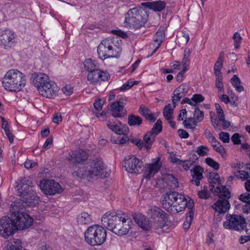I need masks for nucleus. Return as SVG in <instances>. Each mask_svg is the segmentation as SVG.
Here are the masks:
<instances>
[{"label": "nucleus", "instance_id": "nucleus-1", "mask_svg": "<svg viewBox=\"0 0 250 250\" xmlns=\"http://www.w3.org/2000/svg\"><path fill=\"white\" fill-rule=\"evenodd\" d=\"M75 169L73 174L79 178L93 179L105 177L104 165L100 158L90 160L86 166L83 165L77 169L76 167Z\"/></svg>", "mask_w": 250, "mask_h": 250}, {"label": "nucleus", "instance_id": "nucleus-2", "mask_svg": "<svg viewBox=\"0 0 250 250\" xmlns=\"http://www.w3.org/2000/svg\"><path fill=\"white\" fill-rule=\"evenodd\" d=\"M26 83L25 75L17 69H11L3 78V87L11 91H20Z\"/></svg>", "mask_w": 250, "mask_h": 250}, {"label": "nucleus", "instance_id": "nucleus-3", "mask_svg": "<svg viewBox=\"0 0 250 250\" xmlns=\"http://www.w3.org/2000/svg\"><path fill=\"white\" fill-rule=\"evenodd\" d=\"M148 15L141 8L129 9L125 15L124 25L126 27L139 29L144 26L147 21Z\"/></svg>", "mask_w": 250, "mask_h": 250}, {"label": "nucleus", "instance_id": "nucleus-4", "mask_svg": "<svg viewBox=\"0 0 250 250\" xmlns=\"http://www.w3.org/2000/svg\"><path fill=\"white\" fill-rule=\"evenodd\" d=\"M20 202H15L10 207L11 217L15 230L29 228L33 222V218L27 213L20 211Z\"/></svg>", "mask_w": 250, "mask_h": 250}, {"label": "nucleus", "instance_id": "nucleus-5", "mask_svg": "<svg viewBox=\"0 0 250 250\" xmlns=\"http://www.w3.org/2000/svg\"><path fill=\"white\" fill-rule=\"evenodd\" d=\"M115 39L108 38L102 41L97 48L99 57L102 60L119 56L121 48L115 44Z\"/></svg>", "mask_w": 250, "mask_h": 250}, {"label": "nucleus", "instance_id": "nucleus-6", "mask_svg": "<svg viewBox=\"0 0 250 250\" xmlns=\"http://www.w3.org/2000/svg\"><path fill=\"white\" fill-rule=\"evenodd\" d=\"M85 241L92 246L103 244L106 238V231L102 226L97 225L89 227L84 233Z\"/></svg>", "mask_w": 250, "mask_h": 250}, {"label": "nucleus", "instance_id": "nucleus-7", "mask_svg": "<svg viewBox=\"0 0 250 250\" xmlns=\"http://www.w3.org/2000/svg\"><path fill=\"white\" fill-rule=\"evenodd\" d=\"M147 214L151 222V226L155 229H162L167 225L168 215L160 208L157 206L150 207Z\"/></svg>", "mask_w": 250, "mask_h": 250}, {"label": "nucleus", "instance_id": "nucleus-8", "mask_svg": "<svg viewBox=\"0 0 250 250\" xmlns=\"http://www.w3.org/2000/svg\"><path fill=\"white\" fill-rule=\"evenodd\" d=\"M219 193V199L212 206V208L219 213L227 212L230 207L228 200L231 197L230 192L226 186H217L214 190Z\"/></svg>", "mask_w": 250, "mask_h": 250}, {"label": "nucleus", "instance_id": "nucleus-9", "mask_svg": "<svg viewBox=\"0 0 250 250\" xmlns=\"http://www.w3.org/2000/svg\"><path fill=\"white\" fill-rule=\"evenodd\" d=\"M25 179H22L18 186V189L20 194L21 201L27 206L35 205L38 201L39 197L33 189L26 182Z\"/></svg>", "mask_w": 250, "mask_h": 250}, {"label": "nucleus", "instance_id": "nucleus-10", "mask_svg": "<svg viewBox=\"0 0 250 250\" xmlns=\"http://www.w3.org/2000/svg\"><path fill=\"white\" fill-rule=\"evenodd\" d=\"M226 220L223 223V226L227 229L241 230L246 227V220L241 215L228 214L226 215Z\"/></svg>", "mask_w": 250, "mask_h": 250}, {"label": "nucleus", "instance_id": "nucleus-11", "mask_svg": "<svg viewBox=\"0 0 250 250\" xmlns=\"http://www.w3.org/2000/svg\"><path fill=\"white\" fill-rule=\"evenodd\" d=\"M125 170L130 173L139 174L143 171V162L135 155L126 157L123 162Z\"/></svg>", "mask_w": 250, "mask_h": 250}, {"label": "nucleus", "instance_id": "nucleus-12", "mask_svg": "<svg viewBox=\"0 0 250 250\" xmlns=\"http://www.w3.org/2000/svg\"><path fill=\"white\" fill-rule=\"evenodd\" d=\"M120 215L115 211H108L106 212L102 218V224L103 226L108 230L113 231L116 227L120 223Z\"/></svg>", "mask_w": 250, "mask_h": 250}, {"label": "nucleus", "instance_id": "nucleus-13", "mask_svg": "<svg viewBox=\"0 0 250 250\" xmlns=\"http://www.w3.org/2000/svg\"><path fill=\"white\" fill-rule=\"evenodd\" d=\"M41 189L46 195H54L60 194L62 191L60 185L53 180L43 179L40 183Z\"/></svg>", "mask_w": 250, "mask_h": 250}, {"label": "nucleus", "instance_id": "nucleus-14", "mask_svg": "<svg viewBox=\"0 0 250 250\" xmlns=\"http://www.w3.org/2000/svg\"><path fill=\"white\" fill-rule=\"evenodd\" d=\"M11 216H4L0 219V235L6 238L14 234L15 231Z\"/></svg>", "mask_w": 250, "mask_h": 250}, {"label": "nucleus", "instance_id": "nucleus-15", "mask_svg": "<svg viewBox=\"0 0 250 250\" xmlns=\"http://www.w3.org/2000/svg\"><path fill=\"white\" fill-rule=\"evenodd\" d=\"M120 223L116 227L112 232L118 236L127 234L131 228L132 221L131 218L123 214Z\"/></svg>", "mask_w": 250, "mask_h": 250}, {"label": "nucleus", "instance_id": "nucleus-16", "mask_svg": "<svg viewBox=\"0 0 250 250\" xmlns=\"http://www.w3.org/2000/svg\"><path fill=\"white\" fill-rule=\"evenodd\" d=\"M16 35L14 31L10 29H0V44L5 48H11L15 44Z\"/></svg>", "mask_w": 250, "mask_h": 250}, {"label": "nucleus", "instance_id": "nucleus-17", "mask_svg": "<svg viewBox=\"0 0 250 250\" xmlns=\"http://www.w3.org/2000/svg\"><path fill=\"white\" fill-rule=\"evenodd\" d=\"M180 194L177 192H169L163 195V199L162 200V204L163 208L168 211H172L173 205L177 201Z\"/></svg>", "mask_w": 250, "mask_h": 250}, {"label": "nucleus", "instance_id": "nucleus-18", "mask_svg": "<svg viewBox=\"0 0 250 250\" xmlns=\"http://www.w3.org/2000/svg\"><path fill=\"white\" fill-rule=\"evenodd\" d=\"M87 159L88 154L87 152L83 150H80L75 151L70 154V158H68V160L74 164V166L73 167L74 171L76 167H77L76 169H79L81 167H77V164H83L84 162L87 161ZM81 166L82 167L83 166L82 165Z\"/></svg>", "mask_w": 250, "mask_h": 250}, {"label": "nucleus", "instance_id": "nucleus-19", "mask_svg": "<svg viewBox=\"0 0 250 250\" xmlns=\"http://www.w3.org/2000/svg\"><path fill=\"white\" fill-rule=\"evenodd\" d=\"M161 166L160 158H156L152 164H148L146 167V170L143 174L144 178L147 180L150 179L159 171Z\"/></svg>", "mask_w": 250, "mask_h": 250}, {"label": "nucleus", "instance_id": "nucleus-20", "mask_svg": "<svg viewBox=\"0 0 250 250\" xmlns=\"http://www.w3.org/2000/svg\"><path fill=\"white\" fill-rule=\"evenodd\" d=\"M59 91V87L54 82L51 81L44 88H41L39 93L42 96L51 98L56 96Z\"/></svg>", "mask_w": 250, "mask_h": 250}, {"label": "nucleus", "instance_id": "nucleus-21", "mask_svg": "<svg viewBox=\"0 0 250 250\" xmlns=\"http://www.w3.org/2000/svg\"><path fill=\"white\" fill-rule=\"evenodd\" d=\"M125 104L120 100L112 103L110 105L112 115L115 118H122L126 115Z\"/></svg>", "mask_w": 250, "mask_h": 250}, {"label": "nucleus", "instance_id": "nucleus-22", "mask_svg": "<svg viewBox=\"0 0 250 250\" xmlns=\"http://www.w3.org/2000/svg\"><path fill=\"white\" fill-rule=\"evenodd\" d=\"M192 179L190 181L193 184L199 186L200 184V180L203 178V169L200 166H195L190 170Z\"/></svg>", "mask_w": 250, "mask_h": 250}, {"label": "nucleus", "instance_id": "nucleus-23", "mask_svg": "<svg viewBox=\"0 0 250 250\" xmlns=\"http://www.w3.org/2000/svg\"><path fill=\"white\" fill-rule=\"evenodd\" d=\"M106 124L109 129L117 134H126L128 132V128L126 125H118L115 122L111 121H108Z\"/></svg>", "mask_w": 250, "mask_h": 250}, {"label": "nucleus", "instance_id": "nucleus-24", "mask_svg": "<svg viewBox=\"0 0 250 250\" xmlns=\"http://www.w3.org/2000/svg\"><path fill=\"white\" fill-rule=\"evenodd\" d=\"M208 181L209 183V189L212 192H215L214 190L217 186H223L221 185V180L219 175L215 172L209 173L208 175Z\"/></svg>", "mask_w": 250, "mask_h": 250}, {"label": "nucleus", "instance_id": "nucleus-25", "mask_svg": "<svg viewBox=\"0 0 250 250\" xmlns=\"http://www.w3.org/2000/svg\"><path fill=\"white\" fill-rule=\"evenodd\" d=\"M186 198L182 194H180L177 201L175 202L173 205V210L169 211L172 213H175L181 212L185 209V206H186Z\"/></svg>", "mask_w": 250, "mask_h": 250}, {"label": "nucleus", "instance_id": "nucleus-26", "mask_svg": "<svg viewBox=\"0 0 250 250\" xmlns=\"http://www.w3.org/2000/svg\"><path fill=\"white\" fill-rule=\"evenodd\" d=\"M147 7L155 12H161L166 7V2L164 1L158 0L146 3Z\"/></svg>", "mask_w": 250, "mask_h": 250}, {"label": "nucleus", "instance_id": "nucleus-27", "mask_svg": "<svg viewBox=\"0 0 250 250\" xmlns=\"http://www.w3.org/2000/svg\"><path fill=\"white\" fill-rule=\"evenodd\" d=\"M156 136V135L155 133H152L150 131L147 132L144 136L143 140L145 143V147L147 150L151 148L152 144L155 141Z\"/></svg>", "mask_w": 250, "mask_h": 250}, {"label": "nucleus", "instance_id": "nucleus-28", "mask_svg": "<svg viewBox=\"0 0 250 250\" xmlns=\"http://www.w3.org/2000/svg\"><path fill=\"white\" fill-rule=\"evenodd\" d=\"M139 112L142 116L152 123L154 122L156 120V118L154 117L150 109L144 105H141L139 109Z\"/></svg>", "mask_w": 250, "mask_h": 250}, {"label": "nucleus", "instance_id": "nucleus-29", "mask_svg": "<svg viewBox=\"0 0 250 250\" xmlns=\"http://www.w3.org/2000/svg\"><path fill=\"white\" fill-rule=\"evenodd\" d=\"M32 78L33 79V83L36 87L41 85L42 83L45 81V79H47L48 77L47 75L42 73H34L32 74Z\"/></svg>", "mask_w": 250, "mask_h": 250}, {"label": "nucleus", "instance_id": "nucleus-30", "mask_svg": "<svg viewBox=\"0 0 250 250\" xmlns=\"http://www.w3.org/2000/svg\"><path fill=\"white\" fill-rule=\"evenodd\" d=\"M84 68L89 72L98 69L99 66L98 62L91 59H86L83 63Z\"/></svg>", "mask_w": 250, "mask_h": 250}, {"label": "nucleus", "instance_id": "nucleus-31", "mask_svg": "<svg viewBox=\"0 0 250 250\" xmlns=\"http://www.w3.org/2000/svg\"><path fill=\"white\" fill-rule=\"evenodd\" d=\"M91 216L87 212H83L78 216L77 222L79 225H87L92 222Z\"/></svg>", "mask_w": 250, "mask_h": 250}, {"label": "nucleus", "instance_id": "nucleus-32", "mask_svg": "<svg viewBox=\"0 0 250 250\" xmlns=\"http://www.w3.org/2000/svg\"><path fill=\"white\" fill-rule=\"evenodd\" d=\"M224 60V52L223 51H221L219 55L217 61L215 62L213 70L214 72V74L216 73H222L221 71V69L223 65V62Z\"/></svg>", "mask_w": 250, "mask_h": 250}, {"label": "nucleus", "instance_id": "nucleus-33", "mask_svg": "<svg viewBox=\"0 0 250 250\" xmlns=\"http://www.w3.org/2000/svg\"><path fill=\"white\" fill-rule=\"evenodd\" d=\"M165 37V31L164 28H160L153 37V41L160 45Z\"/></svg>", "mask_w": 250, "mask_h": 250}, {"label": "nucleus", "instance_id": "nucleus-34", "mask_svg": "<svg viewBox=\"0 0 250 250\" xmlns=\"http://www.w3.org/2000/svg\"><path fill=\"white\" fill-rule=\"evenodd\" d=\"M21 242L20 239H13L10 242L6 250H22Z\"/></svg>", "mask_w": 250, "mask_h": 250}, {"label": "nucleus", "instance_id": "nucleus-35", "mask_svg": "<svg viewBox=\"0 0 250 250\" xmlns=\"http://www.w3.org/2000/svg\"><path fill=\"white\" fill-rule=\"evenodd\" d=\"M143 120L141 117L133 114L128 117V124L130 126L140 125L142 124Z\"/></svg>", "mask_w": 250, "mask_h": 250}, {"label": "nucleus", "instance_id": "nucleus-36", "mask_svg": "<svg viewBox=\"0 0 250 250\" xmlns=\"http://www.w3.org/2000/svg\"><path fill=\"white\" fill-rule=\"evenodd\" d=\"M164 180L171 188H177L179 186L177 179L172 174L166 175Z\"/></svg>", "mask_w": 250, "mask_h": 250}, {"label": "nucleus", "instance_id": "nucleus-37", "mask_svg": "<svg viewBox=\"0 0 250 250\" xmlns=\"http://www.w3.org/2000/svg\"><path fill=\"white\" fill-rule=\"evenodd\" d=\"M230 82L236 91L241 92L244 90L243 86L241 85V81L236 75H234L230 79Z\"/></svg>", "mask_w": 250, "mask_h": 250}, {"label": "nucleus", "instance_id": "nucleus-38", "mask_svg": "<svg viewBox=\"0 0 250 250\" xmlns=\"http://www.w3.org/2000/svg\"><path fill=\"white\" fill-rule=\"evenodd\" d=\"M174 108V107H172L170 104L166 105L164 108L163 115L167 120L172 119Z\"/></svg>", "mask_w": 250, "mask_h": 250}, {"label": "nucleus", "instance_id": "nucleus-39", "mask_svg": "<svg viewBox=\"0 0 250 250\" xmlns=\"http://www.w3.org/2000/svg\"><path fill=\"white\" fill-rule=\"evenodd\" d=\"M133 218L135 222L138 224V225L145 229L147 227V224L144 223V220H145L144 216L141 213L134 214L133 215Z\"/></svg>", "mask_w": 250, "mask_h": 250}, {"label": "nucleus", "instance_id": "nucleus-40", "mask_svg": "<svg viewBox=\"0 0 250 250\" xmlns=\"http://www.w3.org/2000/svg\"><path fill=\"white\" fill-rule=\"evenodd\" d=\"M197 122L192 117L186 118L183 122V125L186 128L194 129L197 125Z\"/></svg>", "mask_w": 250, "mask_h": 250}, {"label": "nucleus", "instance_id": "nucleus-41", "mask_svg": "<svg viewBox=\"0 0 250 250\" xmlns=\"http://www.w3.org/2000/svg\"><path fill=\"white\" fill-rule=\"evenodd\" d=\"M87 80L90 83L96 84L98 83V71L97 69L89 72L87 74Z\"/></svg>", "mask_w": 250, "mask_h": 250}, {"label": "nucleus", "instance_id": "nucleus-42", "mask_svg": "<svg viewBox=\"0 0 250 250\" xmlns=\"http://www.w3.org/2000/svg\"><path fill=\"white\" fill-rule=\"evenodd\" d=\"M98 71V83L100 81H107L109 77V74L107 71H104L99 68Z\"/></svg>", "mask_w": 250, "mask_h": 250}, {"label": "nucleus", "instance_id": "nucleus-43", "mask_svg": "<svg viewBox=\"0 0 250 250\" xmlns=\"http://www.w3.org/2000/svg\"><path fill=\"white\" fill-rule=\"evenodd\" d=\"M162 130V122L160 119H158L154 125L153 127L150 130L152 133H155L157 136Z\"/></svg>", "mask_w": 250, "mask_h": 250}, {"label": "nucleus", "instance_id": "nucleus-44", "mask_svg": "<svg viewBox=\"0 0 250 250\" xmlns=\"http://www.w3.org/2000/svg\"><path fill=\"white\" fill-rule=\"evenodd\" d=\"M193 116V118L196 120L197 122H200L204 119V112L200 110L198 107H196L194 111Z\"/></svg>", "mask_w": 250, "mask_h": 250}, {"label": "nucleus", "instance_id": "nucleus-45", "mask_svg": "<svg viewBox=\"0 0 250 250\" xmlns=\"http://www.w3.org/2000/svg\"><path fill=\"white\" fill-rule=\"evenodd\" d=\"M208 147L205 146H200L197 149L196 152L200 156H204L208 153Z\"/></svg>", "mask_w": 250, "mask_h": 250}, {"label": "nucleus", "instance_id": "nucleus-46", "mask_svg": "<svg viewBox=\"0 0 250 250\" xmlns=\"http://www.w3.org/2000/svg\"><path fill=\"white\" fill-rule=\"evenodd\" d=\"M233 39L234 40V46L235 48H239L242 40V38L241 37L239 33L235 32L233 35Z\"/></svg>", "mask_w": 250, "mask_h": 250}, {"label": "nucleus", "instance_id": "nucleus-47", "mask_svg": "<svg viewBox=\"0 0 250 250\" xmlns=\"http://www.w3.org/2000/svg\"><path fill=\"white\" fill-rule=\"evenodd\" d=\"M205 162L208 165L213 167L215 170H218L219 168V163L210 157L207 158Z\"/></svg>", "mask_w": 250, "mask_h": 250}, {"label": "nucleus", "instance_id": "nucleus-48", "mask_svg": "<svg viewBox=\"0 0 250 250\" xmlns=\"http://www.w3.org/2000/svg\"><path fill=\"white\" fill-rule=\"evenodd\" d=\"M210 122L211 125L214 127L215 130H219L221 129L220 125V120L218 117H210Z\"/></svg>", "mask_w": 250, "mask_h": 250}, {"label": "nucleus", "instance_id": "nucleus-49", "mask_svg": "<svg viewBox=\"0 0 250 250\" xmlns=\"http://www.w3.org/2000/svg\"><path fill=\"white\" fill-rule=\"evenodd\" d=\"M191 53V51L189 48H186L184 50V53L183 58L182 61V63L184 64L188 63L189 61V57Z\"/></svg>", "mask_w": 250, "mask_h": 250}, {"label": "nucleus", "instance_id": "nucleus-50", "mask_svg": "<svg viewBox=\"0 0 250 250\" xmlns=\"http://www.w3.org/2000/svg\"><path fill=\"white\" fill-rule=\"evenodd\" d=\"M176 92H179L182 96H185L188 90V86L186 84H181L176 89Z\"/></svg>", "mask_w": 250, "mask_h": 250}, {"label": "nucleus", "instance_id": "nucleus-51", "mask_svg": "<svg viewBox=\"0 0 250 250\" xmlns=\"http://www.w3.org/2000/svg\"><path fill=\"white\" fill-rule=\"evenodd\" d=\"M204 99V97L201 94H194L191 98L192 102L194 104L193 106H195L198 103L202 102Z\"/></svg>", "mask_w": 250, "mask_h": 250}, {"label": "nucleus", "instance_id": "nucleus-52", "mask_svg": "<svg viewBox=\"0 0 250 250\" xmlns=\"http://www.w3.org/2000/svg\"><path fill=\"white\" fill-rule=\"evenodd\" d=\"M238 199L245 204H250V193L246 192L241 194Z\"/></svg>", "mask_w": 250, "mask_h": 250}, {"label": "nucleus", "instance_id": "nucleus-53", "mask_svg": "<svg viewBox=\"0 0 250 250\" xmlns=\"http://www.w3.org/2000/svg\"><path fill=\"white\" fill-rule=\"evenodd\" d=\"M204 134L209 143H212L215 141L216 138L210 132L208 129H206L204 131Z\"/></svg>", "mask_w": 250, "mask_h": 250}, {"label": "nucleus", "instance_id": "nucleus-54", "mask_svg": "<svg viewBox=\"0 0 250 250\" xmlns=\"http://www.w3.org/2000/svg\"><path fill=\"white\" fill-rule=\"evenodd\" d=\"M215 107L216 108L217 117H218L219 119H223V117H224L225 115L221 106L219 104L216 103L215 104Z\"/></svg>", "mask_w": 250, "mask_h": 250}, {"label": "nucleus", "instance_id": "nucleus-55", "mask_svg": "<svg viewBox=\"0 0 250 250\" xmlns=\"http://www.w3.org/2000/svg\"><path fill=\"white\" fill-rule=\"evenodd\" d=\"M219 139L225 143H228L229 142V135L227 132H220L219 134Z\"/></svg>", "mask_w": 250, "mask_h": 250}, {"label": "nucleus", "instance_id": "nucleus-56", "mask_svg": "<svg viewBox=\"0 0 250 250\" xmlns=\"http://www.w3.org/2000/svg\"><path fill=\"white\" fill-rule=\"evenodd\" d=\"M63 93L67 96L70 95L73 91V88L70 85H66L62 88Z\"/></svg>", "mask_w": 250, "mask_h": 250}, {"label": "nucleus", "instance_id": "nucleus-57", "mask_svg": "<svg viewBox=\"0 0 250 250\" xmlns=\"http://www.w3.org/2000/svg\"><path fill=\"white\" fill-rule=\"evenodd\" d=\"M104 100L99 99L98 100H95L94 103V106L95 109L98 110L100 111L102 110L103 108V106L104 105Z\"/></svg>", "mask_w": 250, "mask_h": 250}, {"label": "nucleus", "instance_id": "nucleus-58", "mask_svg": "<svg viewBox=\"0 0 250 250\" xmlns=\"http://www.w3.org/2000/svg\"><path fill=\"white\" fill-rule=\"evenodd\" d=\"M184 96H181V94L179 92H176V90L175 89L173 93V96L172 97V102L173 104L174 105V107H175L176 106V102L179 101L182 97Z\"/></svg>", "mask_w": 250, "mask_h": 250}, {"label": "nucleus", "instance_id": "nucleus-59", "mask_svg": "<svg viewBox=\"0 0 250 250\" xmlns=\"http://www.w3.org/2000/svg\"><path fill=\"white\" fill-rule=\"evenodd\" d=\"M1 119V128L4 130V132H7V131L10 130L8 122L5 118L2 116L0 117Z\"/></svg>", "mask_w": 250, "mask_h": 250}, {"label": "nucleus", "instance_id": "nucleus-60", "mask_svg": "<svg viewBox=\"0 0 250 250\" xmlns=\"http://www.w3.org/2000/svg\"><path fill=\"white\" fill-rule=\"evenodd\" d=\"M198 195L199 197V198L202 199L208 198L209 196L208 193L207 188H206L205 189L199 191L198 192Z\"/></svg>", "mask_w": 250, "mask_h": 250}, {"label": "nucleus", "instance_id": "nucleus-61", "mask_svg": "<svg viewBox=\"0 0 250 250\" xmlns=\"http://www.w3.org/2000/svg\"><path fill=\"white\" fill-rule=\"evenodd\" d=\"M237 173H239V175H237V176L241 179L246 180L249 178V174L245 170H238Z\"/></svg>", "mask_w": 250, "mask_h": 250}, {"label": "nucleus", "instance_id": "nucleus-62", "mask_svg": "<svg viewBox=\"0 0 250 250\" xmlns=\"http://www.w3.org/2000/svg\"><path fill=\"white\" fill-rule=\"evenodd\" d=\"M231 141L235 145H239L241 144L240 135L238 133H234L231 137Z\"/></svg>", "mask_w": 250, "mask_h": 250}, {"label": "nucleus", "instance_id": "nucleus-63", "mask_svg": "<svg viewBox=\"0 0 250 250\" xmlns=\"http://www.w3.org/2000/svg\"><path fill=\"white\" fill-rule=\"evenodd\" d=\"M112 33L115 35L122 37V38H126L127 37V33L119 30H113Z\"/></svg>", "mask_w": 250, "mask_h": 250}, {"label": "nucleus", "instance_id": "nucleus-64", "mask_svg": "<svg viewBox=\"0 0 250 250\" xmlns=\"http://www.w3.org/2000/svg\"><path fill=\"white\" fill-rule=\"evenodd\" d=\"M134 83L132 81H128L127 83L122 86L121 90H125L129 89L134 85Z\"/></svg>", "mask_w": 250, "mask_h": 250}]
</instances>
